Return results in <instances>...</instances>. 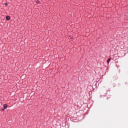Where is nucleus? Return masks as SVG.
<instances>
[{"label": "nucleus", "mask_w": 128, "mask_h": 128, "mask_svg": "<svg viewBox=\"0 0 128 128\" xmlns=\"http://www.w3.org/2000/svg\"><path fill=\"white\" fill-rule=\"evenodd\" d=\"M6 20H10V16H6Z\"/></svg>", "instance_id": "1"}, {"label": "nucleus", "mask_w": 128, "mask_h": 128, "mask_svg": "<svg viewBox=\"0 0 128 128\" xmlns=\"http://www.w3.org/2000/svg\"><path fill=\"white\" fill-rule=\"evenodd\" d=\"M6 108H8V106L6 105V104H4V110H6Z\"/></svg>", "instance_id": "2"}, {"label": "nucleus", "mask_w": 128, "mask_h": 128, "mask_svg": "<svg viewBox=\"0 0 128 128\" xmlns=\"http://www.w3.org/2000/svg\"><path fill=\"white\" fill-rule=\"evenodd\" d=\"M110 58H108V59L107 60V62H108V64H110Z\"/></svg>", "instance_id": "3"}, {"label": "nucleus", "mask_w": 128, "mask_h": 128, "mask_svg": "<svg viewBox=\"0 0 128 128\" xmlns=\"http://www.w3.org/2000/svg\"><path fill=\"white\" fill-rule=\"evenodd\" d=\"M36 4H38V3L40 2V1L36 0Z\"/></svg>", "instance_id": "4"}, {"label": "nucleus", "mask_w": 128, "mask_h": 128, "mask_svg": "<svg viewBox=\"0 0 128 128\" xmlns=\"http://www.w3.org/2000/svg\"><path fill=\"white\" fill-rule=\"evenodd\" d=\"M2 112H4V109L2 108Z\"/></svg>", "instance_id": "5"}, {"label": "nucleus", "mask_w": 128, "mask_h": 128, "mask_svg": "<svg viewBox=\"0 0 128 128\" xmlns=\"http://www.w3.org/2000/svg\"><path fill=\"white\" fill-rule=\"evenodd\" d=\"M5 6H8V3H5Z\"/></svg>", "instance_id": "6"}, {"label": "nucleus", "mask_w": 128, "mask_h": 128, "mask_svg": "<svg viewBox=\"0 0 128 128\" xmlns=\"http://www.w3.org/2000/svg\"><path fill=\"white\" fill-rule=\"evenodd\" d=\"M70 38H72V37H70Z\"/></svg>", "instance_id": "7"}]
</instances>
